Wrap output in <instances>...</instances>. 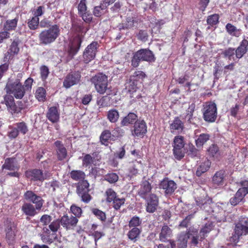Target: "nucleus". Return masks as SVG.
Returning a JSON list of instances; mask_svg holds the SVG:
<instances>
[{
    "label": "nucleus",
    "instance_id": "nucleus-1",
    "mask_svg": "<svg viewBox=\"0 0 248 248\" xmlns=\"http://www.w3.org/2000/svg\"><path fill=\"white\" fill-rule=\"evenodd\" d=\"M60 34V29L57 25H52L49 28L42 31L38 35L40 45H48L54 42Z\"/></svg>",
    "mask_w": 248,
    "mask_h": 248
},
{
    "label": "nucleus",
    "instance_id": "nucleus-2",
    "mask_svg": "<svg viewBox=\"0 0 248 248\" xmlns=\"http://www.w3.org/2000/svg\"><path fill=\"white\" fill-rule=\"evenodd\" d=\"M248 234V219L245 217L239 218L236 223L233 233L230 237V241L234 243L238 242L241 236Z\"/></svg>",
    "mask_w": 248,
    "mask_h": 248
},
{
    "label": "nucleus",
    "instance_id": "nucleus-3",
    "mask_svg": "<svg viewBox=\"0 0 248 248\" xmlns=\"http://www.w3.org/2000/svg\"><path fill=\"white\" fill-rule=\"evenodd\" d=\"M155 60V58L152 51L149 49H140L133 54L131 65L134 67H137L141 61L152 62Z\"/></svg>",
    "mask_w": 248,
    "mask_h": 248
},
{
    "label": "nucleus",
    "instance_id": "nucleus-4",
    "mask_svg": "<svg viewBox=\"0 0 248 248\" xmlns=\"http://www.w3.org/2000/svg\"><path fill=\"white\" fill-rule=\"evenodd\" d=\"M93 84L96 91L100 93L104 94L108 89V77L103 73H98L93 76L91 79Z\"/></svg>",
    "mask_w": 248,
    "mask_h": 248
},
{
    "label": "nucleus",
    "instance_id": "nucleus-5",
    "mask_svg": "<svg viewBox=\"0 0 248 248\" xmlns=\"http://www.w3.org/2000/svg\"><path fill=\"white\" fill-rule=\"evenodd\" d=\"M5 90L7 93L13 94L17 99H21L25 94L24 87L18 80L14 82H8Z\"/></svg>",
    "mask_w": 248,
    "mask_h": 248
},
{
    "label": "nucleus",
    "instance_id": "nucleus-6",
    "mask_svg": "<svg viewBox=\"0 0 248 248\" xmlns=\"http://www.w3.org/2000/svg\"><path fill=\"white\" fill-rule=\"evenodd\" d=\"M203 119L208 122H214L217 116V108L216 105L214 103L206 104L203 110Z\"/></svg>",
    "mask_w": 248,
    "mask_h": 248
},
{
    "label": "nucleus",
    "instance_id": "nucleus-7",
    "mask_svg": "<svg viewBox=\"0 0 248 248\" xmlns=\"http://www.w3.org/2000/svg\"><path fill=\"white\" fill-rule=\"evenodd\" d=\"M89 184L87 181H82L78 183L77 187V192L79 197L81 198V201L84 202H89L91 196L88 193Z\"/></svg>",
    "mask_w": 248,
    "mask_h": 248
},
{
    "label": "nucleus",
    "instance_id": "nucleus-8",
    "mask_svg": "<svg viewBox=\"0 0 248 248\" xmlns=\"http://www.w3.org/2000/svg\"><path fill=\"white\" fill-rule=\"evenodd\" d=\"M24 197L27 201L34 203L37 210H40L42 207L44 200L41 196L36 195L32 191H27L24 194Z\"/></svg>",
    "mask_w": 248,
    "mask_h": 248
},
{
    "label": "nucleus",
    "instance_id": "nucleus-9",
    "mask_svg": "<svg viewBox=\"0 0 248 248\" xmlns=\"http://www.w3.org/2000/svg\"><path fill=\"white\" fill-rule=\"evenodd\" d=\"M146 202V211L150 213H154L157 209L159 204L158 197L155 194H152L143 198Z\"/></svg>",
    "mask_w": 248,
    "mask_h": 248
},
{
    "label": "nucleus",
    "instance_id": "nucleus-10",
    "mask_svg": "<svg viewBox=\"0 0 248 248\" xmlns=\"http://www.w3.org/2000/svg\"><path fill=\"white\" fill-rule=\"evenodd\" d=\"M97 46L98 43L96 42H93L86 48L83 55L84 61L85 63H87L94 59Z\"/></svg>",
    "mask_w": 248,
    "mask_h": 248
},
{
    "label": "nucleus",
    "instance_id": "nucleus-11",
    "mask_svg": "<svg viewBox=\"0 0 248 248\" xmlns=\"http://www.w3.org/2000/svg\"><path fill=\"white\" fill-rule=\"evenodd\" d=\"M81 78V74L79 71L71 72L65 77L63 85L66 88H69L72 86L78 84Z\"/></svg>",
    "mask_w": 248,
    "mask_h": 248
},
{
    "label": "nucleus",
    "instance_id": "nucleus-12",
    "mask_svg": "<svg viewBox=\"0 0 248 248\" xmlns=\"http://www.w3.org/2000/svg\"><path fill=\"white\" fill-rule=\"evenodd\" d=\"M25 175L27 178L34 181L42 182L47 178L46 174L44 173L42 170L39 169L28 170L25 172Z\"/></svg>",
    "mask_w": 248,
    "mask_h": 248
},
{
    "label": "nucleus",
    "instance_id": "nucleus-13",
    "mask_svg": "<svg viewBox=\"0 0 248 248\" xmlns=\"http://www.w3.org/2000/svg\"><path fill=\"white\" fill-rule=\"evenodd\" d=\"M159 187L164 190L166 195H171L176 189L177 185L173 181L166 178L160 182Z\"/></svg>",
    "mask_w": 248,
    "mask_h": 248
},
{
    "label": "nucleus",
    "instance_id": "nucleus-14",
    "mask_svg": "<svg viewBox=\"0 0 248 248\" xmlns=\"http://www.w3.org/2000/svg\"><path fill=\"white\" fill-rule=\"evenodd\" d=\"M62 226L66 230L73 229L77 224L78 219L72 215H63L60 219Z\"/></svg>",
    "mask_w": 248,
    "mask_h": 248
},
{
    "label": "nucleus",
    "instance_id": "nucleus-15",
    "mask_svg": "<svg viewBox=\"0 0 248 248\" xmlns=\"http://www.w3.org/2000/svg\"><path fill=\"white\" fill-rule=\"evenodd\" d=\"M147 132V126L143 120L137 121L135 123L134 130L132 131L134 136H143Z\"/></svg>",
    "mask_w": 248,
    "mask_h": 248
},
{
    "label": "nucleus",
    "instance_id": "nucleus-16",
    "mask_svg": "<svg viewBox=\"0 0 248 248\" xmlns=\"http://www.w3.org/2000/svg\"><path fill=\"white\" fill-rule=\"evenodd\" d=\"M152 186L151 184L147 180L143 181L141 184L140 188L138 190V195L142 199L150 196Z\"/></svg>",
    "mask_w": 248,
    "mask_h": 248
},
{
    "label": "nucleus",
    "instance_id": "nucleus-17",
    "mask_svg": "<svg viewBox=\"0 0 248 248\" xmlns=\"http://www.w3.org/2000/svg\"><path fill=\"white\" fill-rule=\"evenodd\" d=\"M54 145L56 146L58 159L61 161L65 159L67 155V150L62 142L57 140L55 142Z\"/></svg>",
    "mask_w": 248,
    "mask_h": 248
},
{
    "label": "nucleus",
    "instance_id": "nucleus-18",
    "mask_svg": "<svg viewBox=\"0 0 248 248\" xmlns=\"http://www.w3.org/2000/svg\"><path fill=\"white\" fill-rule=\"evenodd\" d=\"M21 211L26 216L33 217L37 214L36 206L31 203L25 202L21 206Z\"/></svg>",
    "mask_w": 248,
    "mask_h": 248
},
{
    "label": "nucleus",
    "instance_id": "nucleus-19",
    "mask_svg": "<svg viewBox=\"0 0 248 248\" xmlns=\"http://www.w3.org/2000/svg\"><path fill=\"white\" fill-rule=\"evenodd\" d=\"M247 194L246 190L243 189H239L234 196L230 200L231 205L235 206L240 202L243 201L245 196Z\"/></svg>",
    "mask_w": 248,
    "mask_h": 248
},
{
    "label": "nucleus",
    "instance_id": "nucleus-20",
    "mask_svg": "<svg viewBox=\"0 0 248 248\" xmlns=\"http://www.w3.org/2000/svg\"><path fill=\"white\" fill-rule=\"evenodd\" d=\"M46 118L52 123H55L59 121L60 114L56 107H50L46 114Z\"/></svg>",
    "mask_w": 248,
    "mask_h": 248
},
{
    "label": "nucleus",
    "instance_id": "nucleus-21",
    "mask_svg": "<svg viewBox=\"0 0 248 248\" xmlns=\"http://www.w3.org/2000/svg\"><path fill=\"white\" fill-rule=\"evenodd\" d=\"M184 128V123L178 118L176 117L170 124V129L171 133H180Z\"/></svg>",
    "mask_w": 248,
    "mask_h": 248
},
{
    "label": "nucleus",
    "instance_id": "nucleus-22",
    "mask_svg": "<svg viewBox=\"0 0 248 248\" xmlns=\"http://www.w3.org/2000/svg\"><path fill=\"white\" fill-rule=\"evenodd\" d=\"M190 237L189 232H181L178 237L177 247L178 248H186L188 240Z\"/></svg>",
    "mask_w": 248,
    "mask_h": 248
},
{
    "label": "nucleus",
    "instance_id": "nucleus-23",
    "mask_svg": "<svg viewBox=\"0 0 248 248\" xmlns=\"http://www.w3.org/2000/svg\"><path fill=\"white\" fill-rule=\"evenodd\" d=\"M172 235V231L167 225H164L162 227L159 233V240L162 242H167Z\"/></svg>",
    "mask_w": 248,
    "mask_h": 248
},
{
    "label": "nucleus",
    "instance_id": "nucleus-24",
    "mask_svg": "<svg viewBox=\"0 0 248 248\" xmlns=\"http://www.w3.org/2000/svg\"><path fill=\"white\" fill-rule=\"evenodd\" d=\"M248 41L244 39L241 42L240 46L235 51V58L237 59L241 58L248 50Z\"/></svg>",
    "mask_w": 248,
    "mask_h": 248
},
{
    "label": "nucleus",
    "instance_id": "nucleus-25",
    "mask_svg": "<svg viewBox=\"0 0 248 248\" xmlns=\"http://www.w3.org/2000/svg\"><path fill=\"white\" fill-rule=\"evenodd\" d=\"M195 108V104L192 103L189 106L188 108L186 110V115L185 116V120L189 124H195L196 117H193V112Z\"/></svg>",
    "mask_w": 248,
    "mask_h": 248
},
{
    "label": "nucleus",
    "instance_id": "nucleus-26",
    "mask_svg": "<svg viewBox=\"0 0 248 248\" xmlns=\"http://www.w3.org/2000/svg\"><path fill=\"white\" fill-rule=\"evenodd\" d=\"M226 175V171L223 170H221L216 172L212 179L214 184L217 185H222Z\"/></svg>",
    "mask_w": 248,
    "mask_h": 248
},
{
    "label": "nucleus",
    "instance_id": "nucleus-27",
    "mask_svg": "<svg viewBox=\"0 0 248 248\" xmlns=\"http://www.w3.org/2000/svg\"><path fill=\"white\" fill-rule=\"evenodd\" d=\"M81 41L77 39L73 42L68 50L69 56L71 59L78 52L80 46Z\"/></svg>",
    "mask_w": 248,
    "mask_h": 248
},
{
    "label": "nucleus",
    "instance_id": "nucleus-28",
    "mask_svg": "<svg viewBox=\"0 0 248 248\" xmlns=\"http://www.w3.org/2000/svg\"><path fill=\"white\" fill-rule=\"evenodd\" d=\"M138 116L136 114L130 112L123 118L121 122V124L122 126H127L129 124H132L136 122Z\"/></svg>",
    "mask_w": 248,
    "mask_h": 248
},
{
    "label": "nucleus",
    "instance_id": "nucleus-29",
    "mask_svg": "<svg viewBox=\"0 0 248 248\" xmlns=\"http://www.w3.org/2000/svg\"><path fill=\"white\" fill-rule=\"evenodd\" d=\"M211 163L208 159H206L198 168L196 172L197 176H200L202 173L205 172L209 169Z\"/></svg>",
    "mask_w": 248,
    "mask_h": 248
},
{
    "label": "nucleus",
    "instance_id": "nucleus-30",
    "mask_svg": "<svg viewBox=\"0 0 248 248\" xmlns=\"http://www.w3.org/2000/svg\"><path fill=\"white\" fill-rule=\"evenodd\" d=\"M226 29L228 33L232 36L239 37L241 34V30L237 29L231 23H228L226 25Z\"/></svg>",
    "mask_w": 248,
    "mask_h": 248
},
{
    "label": "nucleus",
    "instance_id": "nucleus-31",
    "mask_svg": "<svg viewBox=\"0 0 248 248\" xmlns=\"http://www.w3.org/2000/svg\"><path fill=\"white\" fill-rule=\"evenodd\" d=\"M18 167L15 162L14 158H7L2 166V168L8 170H15L17 169Z\"/></svg>",
    "mask_w": 248,
    "mask_h": 248
},
{
    "label": "nucleus",
    "instance_id": "nucleus-32",
    "mask_svg": "<svg viewBox=\"0 0 248 248\" xmlns=\"http://www.w3.org/2000/svg\"><path fill=\"white\" fill-rule=\"evenodd\" d=\"M119 118V112L115 109H111L107 112V118L112 123L117 122Z\"/></svg>",
    "mask_w": 248,
    "mask_h": 248
},
{
    "label": "nucleus",
    "instance_id": "nucleus-33",
    "mask_svg": "<svg viewBox=\"0 0 248 248\" xmlns=\"http://www.w3.org/2000/svg\"><path fill=\"white\" fill-rule=\"evenodd\" d=\"M139 19L134 16H128L126 18L125 24L126 29H131L133 27H137L139 23Z\"/></svg>",
    "mask_w": 248,
    "mask_h": 248
},
{
    "label": "nucleus",
    "instance_id": "nucleus-34",
    "mask_svg": "<svg viewBox=\"0 0 248 248\" xmlns=\"http://www.w3.org/2000/svg\"><path fill=\"white\" fill-rule=\"evenodd\" d=\"M187 155L191 158H200V152L193 145H189L187 149Z\"/></svg>",
    "mask_w": 248,
    "mask_h": 248
},
{
    "label": "nucleus",
    "instance_id": "nucleus-35",
    "mask_svg": "<svg viewBox=\"0 0 248 248\" xmlns=\"http://www.w3.org/2000/svg\"><path fill=\"white\" fill-rule=\"evenodd\" d=\"M71 177L75 181H80L85 178V173L81 170H72L70 173Z\"/></svg>",
    "mask_w": 248,
    "mask_h": 248
},
{
    "label": "nucleus",
    "instance_id": "nucleus-36",
    "mask_svg": "<svg viewBox=\"0 0 248 248\" xmlns=\"http://www.w3.org/2000/svg\"><path fill=\"white\" fill-rule=\"evenodd\" d=\"M210 136L208 134H202L196 140V144L197 147H202L209 140Z\"/></svg>",
    "mask_w": 248,
    "mask_h": 248
},
{
    "label": "nucleus",
    "instance_id": "nucleus-37",
    "mask_svg": "<svg viewBox=\"0 0 248 248\" xmlns=\"http://www.w3.org/2000/svg\"><path fill=\"white\" fill-rule=\"evenodd\" d=\"M23 104L22 102H17V104L14 103L9 109V111L13 114L19 113L21 110L23 108Z\"/></svg>",
    "mask_w": 248,
    "mask_h": 248
},
{
    "label": "nucleus",
    "instance_id": "nucleus-38",
    "mask_svg": "<svg viewBox=\"0 0 248 248\" xmlns=\"http://www.w3.org/2000/svg\"><path fill=\"white\" fill-rule=\"evenodd\" d=\"M209 155L213 157L217 158L220 155L219 148L217 145H211L207 150Z\"/></svg>",
    "mask_w": 248,
    "mask_h": 248
},
{
    "label": "nucleus",
    "instance_id": "nucleus-39",
    "mask_svg": "<svg viewBox=\"0 0 248 248\" xmlns=\"http://www.w3.org/2000/svg\"><path fill=\"white\" fill-rule=\"evenodd\" d=\"M140 232L139 228L134 227L129 231L127 235L129 239L134 242L137 240V238L139 237Z\"/></svg>",
    "mask_w": 248,
    "mask_h": 248
},
{
    "label": "nucleus",
    "instance_id": "nucleus-40",
    "mask_svg": "<svg viewBox=\"0 0 248 248\" xmlns=\"http://www.w3.org/2000/svg\"><path fill=\"white\" fill-rule=\"evenodd\" d=\"M205 201L204 203H202V206L201 208L205 212L208 213H211L214 212L212 208V200L209 198L207 200H204Z\"/></svg>",
    "mask_w": 248,
    "mask_h": 248
},
{
    "label": "nucleus",
    "instance_id": "nucleus-41",
    "mask_svg": "<svg viewBox=\"0 0 248 248\" xmlns=\"http://www.w3.org/2000/svg\"><path fill=\"white\" fill-rule=\"evenodd\" d=\"M39 25V17L34 16L32 18L29 20L28 25L31 30H35L38 29Z\"/></svg>",
    "mask_w": 248,
    "mask_h": 248
},
{
    "label": "nucleus",
    "instance_id": "nucleus-42",
    "mask_svg": "<svg viewBox=\"0 0 248 248\" xmlns=\"http://www.w3.org/2000/svg\"><path fill=\"white\" fill-rule=\"evenodd\" d=\"M17 20L16 18L8 20L4 24V30L6 31L14 30L16 27Z\"/></svg>",
    "mask_w": 248,
    "mask_h": 248
},
{
    "label": "nucleus",
    "instance_id": "nucleus-43",
    "mask_svg": "<svg viewBox=\"0 0 248 248\" xmlns=\"http://www.w3.org/2000/svg\"><path fill=\"white\" fill-rule=\"evenodd\" d=\"M15 125L18 133H20L23 135H25L28 132L27 125L24 122L16 123Z\"/></svg>",
    "mask_w": 248,
    "mask_h": 248
},
{
    "label": "nucleus",
    "instance_id": "nucleus-44",
    "mask_svg": "<svg viewBox=\"0 0 248 248\" xmlns=\"http://www.w3.org/2000/svg\"><path fill=\"white\" fill-rule=\"evenodd\" d=\"M173 152L175 157L178 160L181 159L185 156V150L184 148L174 147Z\"/></svg>",
    "mask_w": 248,
    "mask_h": 248
},
{
    "label": "nucleus",
    "instance_id": "nucleus-45",
    "mask_svg": "<svg viewBox=\"0 0 248 248\" xmlns=\"http://www.w3.org/2000/svg\"><path fill=\"white\" fill-rule=\"evenodd\" d=\"M137 82L130 78L129 80L125 83V88L129 92H134L137 88Z\"/></svg>",
    "mask_w": 248,
    "mask_h": 248
},
{
    "label": "nucleus",
    "instance_id": "nucleus-46",
    "mask_svg": "<svg viewBox=\"0 0 248 248\" xmlns=\"http://www.w3.org/2000/svg\"><path fill=\"white\" fill-rule=\"evenodd\" d=\"M111 136V132L109 130L104 131L100 137V142L103 144H107L108 140Z\"/></svg>",
    "mask_w": 248,
    "mask_h": 248
},
{
    "label": "nucleus",
    "instance_id": "nucleus-47",
    "mask_svg": "<svg viewBox=\"0 0 248 248\" xmlns=\"http://www.w3.org/2000/svg\"><path fill=\"white\" fill-rule=\"evenodd\" d=\"M107 9L103 6V4L101 2L100 5L94 7L93 11V15L96 17H100L104 13V11Z\"/></svg>",
    "mask_w": 248,
    "mask_h": 248
},
{
    "label": "nucleus",
    "instance_id": "nucleus-48",
    "mask_svg": "<svg viewBox=\"0 0 248 248\" xmlns=\"http://www.w3.org/2000/svg\"><path fill=\"white\" fill-rule=\"evenodd\" d=\"M107 196V202H113L117 198L116 193L111 188L108 189L106 191Z\"/></svg>",
    "mask_w": 248,
    "mask_h": 248
},
{
    "label": "nucleus",
    "instance_id": "nucleus-49",
    "mask_svg": "<svg viewBox=\"0 0 248 248\" xmlns=\"http://www.w3.org/2000/svg\"><path fill=\"white\" fill-rule=\"evenodd\" d=\"M61 224L60 219H56L50 222L49 224L48 228L51 231L53 232H56L60 228Z\"/></svg>",
    "mask_w": 248,
    "mask_h": 248
},
{
    "label": "nucleus",
    "instance_id": "nucleus-50",
    "mask_svg": "<svg viewBox=\"0 0 248 248\" xmlns=\"http://www.w3.org/2000/svg\"><path fill=\"white\" fill-rule=\"evenodd\" d=\"M35 96L39 101H43L46 98V90L42 87L38 88L35 93Z\"/></svg>",
    "mask_w": 248,
    "mask_h": 248
},
{
    "label": "nucleus",
    "instance_id": "nucleus-51",
    "mask_svg": "<svg viewBox=\"0 0 248 248\" xmlns=\"http://www.w3.org/2000/svg\"><path fill=\"white\" fill-rule=\"evenodd\" d=\"M173 148H184V138L182 136H176L173 140Z\"/></svg>",
    "mask_w": 248,
    "mask_h": 248
},
{
    "label": "nucleus",
    "instance_id": "nucleus-52",
    "mask_svg": "<svg viewBox=\"0 0 248 248\" xmlns=\"http://www.w3.org/2000/svg\"><path fill=\"white\" fill-rule=\"evenodd\" d=\"M235 54V49L233 48L229 47L228 49L225 50L223 52V54L224 57L226 58H228L229 60H231L232 59L233 60H235L234 57V54Z\"/></svg>",
    "mask_w": 248,
    "mask_h": 248
},
{
    "label": "nucleus",
    "instance_id": "nucleus-53",
    "mask_svg": "<svg viewBox=\"0 0 248 248\" xmlns=\"http://www.w3.org/2000/svg\"><path fill=\"white\" fill-rule=\"evenodd\" d=\"M212 223H210L205 224L200 232L201 239H203L204 237L205 234L209 232L212 230Z\"/></svg>",
    "mask_w": 248,
    "mask_h": 248
},
{
    "label": "nucleus",
    "instance_id": "nucleus-54",
    "mask_svg": "<svg viewBox=\"0 0 248 248\" xmlns=\"http://www.w3.org/2000/svg\"><path fill=\"white\" fill-rule=\"evenodd\" d=\"M118 176L115 173H108L105 176V180L109 183H115L118 180Z\"/></svg>",
    "mask_w": 248,
    "mask_h": 248
},
{
    "label": "nucleus",
    "instance_id": "nucleus-55",
    "mask_svg": "<svg viewBox=\"0 0 248 248\" xmlns=\"http://www.w3.org/2000/svg\"><path fill=\"white\" fill-rule=\"evenodd\" d=\"M219 16L217 14H214L209 16L207 19V23L211 25L214 26L216 25L218 22Z\"/></svg>",
    "mask_w": 248,
    "mask_h": 248
},
{
    "label": "nucleus",
    "instance_id": "nucleus-56",
    "mask_svg": "<svg viewBox=\"0 0 248 248\" xmlns=\"http://www.w3.org/2000/svg\"><path fill=\"white\" fill-rule=\"evenodd\" d=\"M125 201L124 198H119L117 197L113 202V207L115 210H118L120 208L121 206L123 205Z\"/></svg>",
    "mask_w": 248,
    "mask_h": 248
},
{
    "label": "nucleus",
    "instance_id": "nucleus-57",
    "mask_svg": "<svg viewBox=\"0 0 248 248\" xmlns=\"http://www.w3.org/2000/svg\"><path fill=\"white\" fill-rule=\"evenodd\" d=\"M145 76L146 75L143 72L141 71H138L135 72L130 78L137 82L138 80L144 78L145 77Z\"/></svg>",
    "mask_w": 248,
    "mask_h": 248
},
{
    "label": "nucleus",
    "instance_id": "nucleus-58",
    "mask_svg": "<svg viewBox=\"0 0 248 248\" xmlns=\"http://www.w3.org/2000/svg\"><path fill=\"white\" fill-rule=\"evenodd\" d=\"M70 210L71 212L75 216V217H76L77 218L78 217H79L81 215V209L76 205H72L70 207Z\"/></svg>",
    "mask_w": 248,
    "mask_h": 248
},
{
    "label": "nucleus",
    "instance_id": "nucleus-59",
    "mask_svg": "<svg viewBox=\"0 0 248 248\" xmlns=\"http://www.w3.org/2000/svg\"><path fill=\"white\" fill-rule=\"evenodd\" d=\"M4 102L7 108L9 109L13 105H14V98L10 94L6 95L4 97Z\"/></svg>",
    "mask_w": 248,
    "mask_h": 248
},
{
    "label": "nucleus",
    "instance_id": "nucleus-60",
    "mask_svg": "<svg viewBox=\"0 0 248 248\" xmlns=\"http://www.w3.org/2000/svg\"><path fill=\"white\" fill-rule=\"evenodd\" d=\"M49 72V69L46 66H42L40 68V74L42 79L44 81L46 79Z\"/></svg>",
    "mask_w": 248,
    "mask_h": 248
},
{
    "label": "nucleus",
    "instance_id": "nucleus-61",
    "mask_svg": "<svg viewBox=\"0 0 248 248\" xmlns=\"http://www.w3.org/2000/svg\"><path fill=\"white\" fill-rule=\"evenodd\" d=\"M92 212L97 217H98L101 220H105L106 217L105 213L98 209H93Z\"/></svg>",
    "mask_w": 248,
    "mask_h": 248
},
{
    "label": "nucleus",
    "instance_id": "nucleus-62",
    "mask_svg": "<svg viewBox=\"0 0 248 248\" xmlns=\"http://www.w3.org/2000/svg\"><path fill=\"white\" fill-rule=\"evenodd\" d=\"M141 220L139 217L135 216L133 217L129 222V227H136L141 224Z\"/></svg>",
    "mask_w": 248,
    "mask_h": 248
},
{
    "label": "nucleus",
    "instance_id": "nucleus-63",
    "mask_svg": "<svg viewBox=\"0 0 248 248\" xmlns=\"http://www.w3.org/2000/svg\"><path fill=\"white\" fill-rule=\"evenodd\" d=\"M52 220V217L48 215H43L40 219V222L43 225H47L49 224Z\"/></svg>",
    "mask_w": 248,
    "mask_h": 248
},
{
    "label": "nucleus",
    "instance_id": "nucleus-64",
    "mask_svg": "<svg viewBox=\"0 0 248 248\" xmlns=\"http://www.w3.org/2000/svg\"><path fill=\"white\" fill-rule=\"evenodd\" d=\"M138 39L142 42H146L148 39V33L145 31L140 30L137 35Z\"/></svg>",
    "mask_w": 248,
    "mask_h": 248
}]
</instances>
